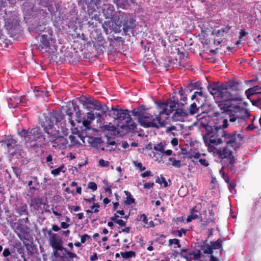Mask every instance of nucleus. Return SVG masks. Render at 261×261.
<instances>
[{"label":"nucleus","instance_id":"f257e3e1","mask_svg":"<svg viewBox=\"0 0 261 261\" xmlns=\"http://www.w3.org/2000/svg\"><path fill=\"white\" fill-rule=\"evenodd\" d=\"M213 97L222 113L229 115V121L238 124L244 122L250 116L243 107L242 99L239 96H232L226 89L215 90L213 88Z\"/></svg>","mask_w":261,"mask_h":261},{"label":"nucleus","instance_id":"f03ea898","mask_svg":"<svg viewBox=\"0 0 261 261\" xmlns=\"http://www.w3.org/2000/svg\"><path fill=\"white\" fill-rule=\"evenodd\" d=\"M172 98L173 100H171L170 101L164 104L165 107L163 108V110L155 118H153L149 113H145L144 109H142L141 107L138 108V109L133 110L132 114L134 116L138 117L139 123L140 125L144 127L159 128L164 127L165 125V122L161 121V115L162 114L169 115L175 110L176 106L179 108L184 105L183 102H179L177 98L175 99L174 97Z\"/></svg>","mask_w":261,"mask_h":261},{"label":"nucleus","instance_id":"7ed1b4c3","mask_svg":"<svg viewBox=\"0 0 261 261\" xmlns=\"http://www.w3.org/2000/svg\"><path fill=\"white\" fill-rule=\"evenodd\" d=\"M179 254L187 261H212V242L205 240L193 249L182 248Z\"/></svg>","mask_w":261,"mask_h":261},{"label":"nucleus","instance_id":"20e7f679","mask_svg":"<svg viewBox=\"0 0 261 261\" xmlns=\"http://www.w3.org/2000/svg\"><path fill=\"white\" fill-rule=\"evenodd\" d=\"M228 125V120L227 119H224L223 120L222 125L220 126L219 129L217 127H215V131L213 129V145H218L223 142L222 139L218 137L219 136L223 138L224 141L227 144H231L233 147H236V146L240 145L243 138L240 134L236 133L232 135L228 134L223 130L224 128H227Z\"/></svg>","mask_w":261,"mask_h":261},{"label":"nucleus","instance_id":"39448f33","mask_svg":"<svg viewBox=\"0 0 261 261\" xmlns=\"http://www.w3.org/2000/svg\"><path fill=\"white\" fill-rule=\"evenodd\" d=\"M19 135L23 138L26 143L31 144V145L34 146L38 144L40 145H47V140L45 136L43 134L40 127H36L31 129L25 130L22 129L19 133Z\"/></svg>","mask_w":261,"mask_h":261},{"label":"nucleus","instance_id":"423d86ee","mask_svg":"<svg viewBox=\"0 0 261 261\" xmlns=\"http://www.w3.org/2000/svg\"><path fill=\"white\" fill-rule=\"evenodd\" d=\"M44 34L40 36L39 44H35L32 47L34 49L39 50L41 53L49 52L51 49V43L55 41L52 38L53 31L50 27L44 28Z\"/></svg>","mask_w":261,"mask_h":261},{"label":"nucleus","instance_id":"0eeeda50","mask_svg":"<svg viewBox=\"0 0 261 261\" xmlns=\"http://www.w3.org/2000/svg\"><path fill=\"white\" fill-rule=\"evenodd\" d=\"M212 117L207 113H203L201 118V124L204 127L205 132H203L202 138L209 152L212 151V126L211 125Z\"/></svg>","mask_w":261,"mask_h":261},{"label":"nucleus","instance_id":"6e6552de","mask_svg":"<svg viewBox=\"0 0 261 261\" xmlns=\"http://www.w3.org/2000/svg\"><path fill=\"white\" fill-rule=\"evenodd\" d=\"M118 14L119 16L118 21L115 23L119 27H122L123 31L126 35L129 31L133 30L135 27V19L129 13L119 11Z\"/></svg>","mask_w":261,"mask_h":261},{"label":"nucleus","instance_id":"1a4fd4ad","mask_svg":"<svg viewBox=\"0 0 261 261\" xmlns=\"http://www.w3.org/2000/svg\"><path fill=\"white\" fill-rule=\"evenodd\" d=\"M213 155H218L222 159H226L228 163L227 166L229 168H232L235 163L236 158L233 155V152L228 147L223 148L217 149L213 146Z\"/></svg>","mask_w":261,"mask_h":261},{"label":"nucleus","instance_id":"9d476101","mask_svg":"<svg viewBox=\"0 0 261 261\" xmlns=\"http://www.w3.org/2000/svg\"><path fill=\"white\" fill-rule=\"evenodd\" d=\"M48 235L50 236L49 239V244L52 247L53 255L55 257L59 256L58 251L62 249L63 246V241L59 238L57 233H53L51 230L47 231Z\"/></svg>","mask_w":261,"mask_h":261},{"label":"nucleus","instance_id":"9b49d317","mask_svg":"<svg viewBox=\"0 0 261 261\" xmlns=\"http://www.w3.org/2000/svg\"><path fill=\"white\" fill-rule=\"evenodd\" d=\"M119 11L116 12L114 6L111 4H105L102 8V13L106 18L111 19L115 22L118 21L119 16Z\"/></svg>","mask_w":261,"mask_h":261},{"label":"nucleus","instance_id":"f8f14e48","mask_svg":"<svg viewBox=\"0 0 261 261\" xmlns=\"http://www.w3.org/2000/svg\"><path fill=\"white\" fill-rule=\"evenodd\" d=\"M43 127L44 132L47 135V144L51 143V141L55 139L59 135L60 132L59 130L56 129L54 126V123L51 122L50 120L47 124H42Z\"/></svg>","mask_w":261,"mask_h":261},{"label":"nucleus","instance_id":"ddd939ff","mask_svg":"<svg viewBox=\"0 0 261 261\" xmlns=\"http://www.w3.org/2000/svg\"><path fill=\"white\" fill-rule=\"evenodd\" d=\"M7 18L4 17L5 22V26L7 27V29L11 30L19 25V21L17 18V16L15 14L11 15L8 17L7 16Z\"/></svg>","mask_w":261,"mask_h":261},{"label":"nucleus","instance_id":"4468645a","mask_svg":"<svg viewBox=\"0 0 261 261\" xmlns=\"http://www.w3.org/2000/svg\"><path fill=\"white\" fill-rule=\"evenodd\" d=\"M188 116V112L186 110L179 107L175 109V111L173 114L172 118L175 121L183 122L185 120Z\"/></svg>","mask_w":261,"mask_h":261},{"label":"nucleus","instance_id":"2eb2a0df","mask_svg":"<svg viewBox=\"0 0 261 261\" xmlns=\"http://www.w3.org/2000/svg\"><path fill=\"white\" fill-rule=\"evenodd\" d=\"M201 43L203 45V57L207 58L206 54L209 55L212 53V44L209 38H201ZM208 59L210 60L211 58L207 57Z\"/></svg>","mask_w":261,"mask_h":261},{"label":"nucleus","instance_id":"dca6fc26","mask_svg":"<svg viewBox=\"0 0 261 261\" xmlns=\"http://www.w3.org/2000/svg\"><path fill=\"white\" fill-rule=\"evenodd\" d=\"M52 144L53 148H61L64 146H65L67 143L68 141L64 137L61 136L60 134L55 139L51 141L50 143Z\"/></svg>","mask_w":261,"mask_h":261},{"label":"nucleus","instance_id":"f3484780","mask_svg":"<svg viewBox=\"0 0 261 261\" xmlns=\"http://www.w3.org/2000/svg\"><path fill=\"white\" fill-rule=\"evenodd\" d=\"M2 146L6 148L10 152L17 147V142L12 137H10L2 141Z\"/></svg>","mask_w":261,"mask_h":261},{"label":"nucleus","instance_id":"a211bd4d","mask_svg":"<svg viewBox=\"0 0 261 261\" xmlns=\"http://www.w3.org/2000/svg\"><path fill=\"white\" fill-rule=\"evenodd\" d=\"M14 206L16 212L18 214L19 216H28L29 211L28 210V205L25 203L22 202L19 205L15 204Z\"/></svg>","mask_w":261,"mask_h":261},{"label":"nucleus","instance_id":"6ab92c4d","mask_svg":"<svg viewBox=\"0 0 261 261\" xmlns=\"http://www.w3.org/2000/svg\"><path fill=\"white\" fill-rule=\"evenodd\" d=\"M6 214V220L8 223L9 224L10 227L12 229H14L16 225L17 216L13 213L7 210L5 211Z\"/></svg>","mask_w":261,"mask_h":261},{"label":"nucleus","instance_id":"aec40b11","mask_svg":"<svg viewBox=\"0 0 261 261\" xmlns=\"http://www.w3.org/2000/svg\"><path fill=\"white\" fill-rule=\"evenodd\" d=\"M199 86L200 85L198 83H194L193 84L191 83L190 84H188L186 86V87L184 89H182V88H181L178 91V94L182 96H183L184 93H189L192 90H194V89H198Z\"/></svg>","mask_w":261,"mask_h":261},{"label":"nucleus","instance_id":"412c9836","mask_svg":"<svg viewBox=\"0 0 261 261\" xmlns=\"http://www.w3.org/2000/svg\"><path fill=\"white\" fill-rule=\"evenodd\" d=\"M125 119H126V120L129 119V121H131V117L129 114V111L127 110L119 109L117 120L122 121Z\"/></svg>","mask_w":261,"mask_h":261},{"label":"nucleus","instance_id":"4be33fe9","mask_svg":"<svg viewBox=\"0 0 261 261\" xmlns=\"http://www.w3.org/2000/svg\"><path fill=\"white\" fill-rule=\"evenodd\" d=\"M23 244L29 255H32L36 252V246L32 241L30 242L29 243L23 242Z\"/></svg>","mask_w":261,"mask_h":261},{"label":"nucleus","instance_id":"5701e85b","mask_svg":"<svg viewBox=\"0 0 261 261\" xmlns=\"http://www.w3.org/2000/svg\"><path fill=\"white\" fill-rule=\"evenodd\" d=\"M200 215V214L195 209V207H193L191 209L190 215L188 216L186 221L188 223L190 222L192 220L198 218Z\"/></svg>","mask_w":261,"mask_h":261},{"label":"nucleus","instance_id":"b1692460","mask_svg":"<svg viewBox=\"0 0 261 261\" xmlns=\"http://www.w3.org/2000/svg\"><path fill=\"white\" fill-rule=\"evenodd\" d=\"M76 115L77 116V119H76V121L80 123L81 122H82V124L84 126L86 127V128H89L90 125L91 124V121L90 120H89L88 119H86L84 118H81L79 116L81 115V112L80 111L76 112Z\"/></svg>","mask_w":261,"mask_h":261},{"label":"nucleus","instance_id":"393cba45","mask_svg":"<svg viewBox=\"0 0 261 261\" xmlns=\"http://www.w3.org/2000/svg\"><path fill=\"white\" fill-rule=\"evenodd\" d=\"M59 251L62 252L63 253L62 256H60L59 255V257H60L66 258V257L65 255V254H67L68 255L69 258L70 259H73V258L77 257V256L75 253L68 251L67 249L64 248L63 246L62 247V249L60 250Z\"/></svg>","mask_w":261,"mask_h":261},{"label":"nucleus","instance_id":"a878e982","mask_svg":"<svg viewBox=\"0 0 261 261\" xmlns=\"http://www.w3.org/2000/svg\"><path fill=\"white\" fill-rule=\"evenodd\" d=\"M257 93H261V87L256 86L246 91L247 97Z\"/></svg>","mask_w":261,"mask_h":261},{"label":"nucleus","instance_id":"bb28decb","mask_svg":"<svg viewBox=\"0 0 261 261\" xmlns=\"http://www.w3.org/2000/svg\"><path fill=\"white\" fill-rule=\"evenodd\" d=\"M229 28L226 27L225 28H221V29L216 30L215 29L213 30V35L215 34V38L217 37L219 38V37L223 36L224 34L226 33L228 31Z\"/></svg>","mask_w":261,"mask_h":261},{"label":"nucleus","instance_id":"cd10ccee","mask_svg":"<svg viewBox=\"0 0 261 261\" xmlns=\"http://www.w3.org/2000/svg\"><path fill=\"white\" fill-rule=\"evenodd\" d=\"M124 193L126 196V200L124 201V203L126 205H130L135 203V199L133 197L131 193L127 191H124Z\"/></svg>","mask_w":261,"mask_h":261},{"label":"nucleus","instance_id":"c85d7f7f","mask_svg":"<svg viewBox=\"0 0 261 261\" xmlns=\"http://www.w3.org/2000/svg\"><path fill=\"white\" fill-rule=\"evenodd\" d=\"M126 125H127L128 130L131 133H135L137 130V125L136 123L134 122L129 121V119L128 120H126L125 121Z\"/></svg>","mask_w":261,"mask_h":261},{"label":"nucleus","instance_id":"c756f323","mask_svg":"<svg viewBox=\"0 0 261 261\" xmlns=\"http://www.w3.org/2000/svg\"><path fill=\"white\" fill-rule=\"evenodd\" d=\"M212 32L211 31V28H204L201 27V35L202 36L201 38H207L209 35H212Z\"/></svg>","mask_w":261,"mask_h":261},{"label":"nucleus","instance_id":"7c9ffc66","mask_svg":"<svg viewBox=\"0 0 261 261\" xmlns=\"http://www.w3.org/2000/svg\"><path fill=\"white\" fill-rule=\"evenodd\" d=\"M64 116L61 112H57L54 114L52 116L53 120L55 121L56 124L61 122L64 119Z\"/></svg>","mask_w":261,"mask_h":261},{"label":"nucleus","instance_id":"2f4dec72","mask_svg":"<svg viewBox=\"0 0 261 261\" xmlns=\"http://www.w3.org/2000/svg\"><path fill=\"white\" fill-rule=\"evenodd\" d=\"M223 241L221 239H218L216 241L213 242V250L218 249L219 255H221L222 252V243Z\"/></svg>","mask_w":261,"mask_h":261},{"label":"nucleus","instance_id":"473e14b6","mask_svg":"<svg viewBox=\"0 0 261 261\" xmlns=\"http://www.w3.org/2000/svg\"><path fill=\"white\" fill-rule=\"evenodd\" d=\"M118 108H114L113 107L111 108V110H109L108 111V115L109 116L111 117L113 119L117 120L118 117Z\"/></svg>","mask_w":261,"mask_h":261},{"label":"nucleus","instance_id":"72a5a7b5","mask_svg":"<svg viewBox=\"0 0 261 261\" xmlns=\"http://www.w3.org/2000/svg\"><path fill=\"white\" fill-rule=\"evenodd\" d=\"M93 97H87L86 96H82L80 97V101L84 106L86 105H91L92 100H93Z\"/></svg>","mask_w":261,"mask_h":261},{"label":"nucleus","instance_id":"f704fd0d","mask_svg":"<svg viewBox=\"0 0 261 261\" xmlns=\"http://www.w3.org/2000/svg\"><path fill=\"white\" fill-rule=\"evenodd\" d=\"M121 255H122L123 258L127 259L132 257H135L136 253L134 251L121 252Z\"/></svg>","mask_w":261,"mask_h":261},{"label":"nucleus","instance_id":"c9c22d12","mask_svg":"<svg viewBox=\"0 0 261 261\" xmlns=\"http://www.w3.org/2000/svg\"><path fill=\"white\" fill-rule=\"evenodd\" d=\"M166 144L163 143L162 142H160L158 143L156 145H154L153 147V149L156 151H159L160 153H162L164 152V150L165 149Z\"/></svg>","mask_w":261,"mask_h":261},{"label":"nucleus","instance_id":"e433bc0d","mask_svg":"<svg viewBox=\"0 0 261 261\" xmlns=\"http://www.w3.org/2000/svg\"><path fill=\"white\" fill-rule=\"evenodd\" d=\"M64 168V165H62L59 167L54 169L51 171V174L54 175L55 176L59 175L60 172L65 173L66 172L65 170H63Z\"/></svg>","mask_w":261,"mask_h":261},{"label":"nucleus","instance_id":"4c0bfd02","mask_svg":"<svg viewBox=\"0 0 261 261\" xmlns=\"http://www.w3.org/2000/svg\"><path fill=\"white\" fill-rule=\"evenodd\" d=\"M79 137V136L77 137L74 136V135H70L69 136V140L70 141V146H74L77 144H80V142L78 140V138Z\"/></svg>","mask_w":261,"mask_h":261},{"label":"nucleus","instance_id":"58836bf2","mask_svg":"<svg viewBox=\"0 0 261 261\" xmlns=\"http://www.w3.org/2000/svg\"><path fill=\"white\" fill-rule=\"evenodd\" d=\"M198 108L195 102H193L190 106L189 113L191 115L195 114L198 111Z\"/></svg>","mask_w":261,"mask_h":261},{"label":"nucleus","instance_id":"ea45409f","mask_svg":"<svg viewBox=\"0 0 261 261\" xmlns=\"http://www.w3.org/2000/svg\"><path fill=\"white\" fill-rule=\"evenodd\" d=\"M169 161L171 162L172 166L177 168L180 167L181 163L179 160H176L174 158L171 157L169 158Z\"/></svg>","mask_w":261,"mask_h":261},{"label":"nucleus","instance_id":"a19ab883","mask_svg":"<svg viewBox=\"0 0 261 261\" xmlns=\"http://www.w3.org/2000/svg\"><path fill=\"white\" fill-rule=\"evenodd\" d=\"M35 92L36 93L35 95L36 96H41V97H47V91H40L38 89H35Z\"/></svg>","mask_w":261,"mask_h":261},{"label":"nucleus","instance_id":"79ce46f5","mask_svg":"<svg viewBox=\"0 0 261 261\" xmlns=\"http://www.w3.org/2000/svg\"><path fill=\"white\" fill-rule=\"evenodd\" d=\"M17 253L21 255V258H22L24 261L26 260V258L25 256L24 249L23 247L22 246L21 247L17 248L16 249Z\"/></svg>","mask_w":261,"mask_h":261},{"label":"nucleus","instance_id":"37998d69","mask_svg":"<svg viewBox=\"0 0 261 261\" xmlns=\"http://www.w3.org/2000/svg\"><path fill=\"white\" fill-rule=\"evenodd\" d=\"M188 231V229L180 228V230H178L176 231L175 235L179 238L182 236V234L186 235L187 232Z\"/></svg>","mask_w":261,"mask_h":261},{"label":"nucleus","instance_id":"c03bdc74","mask_svg":"<svg viewBox=\"0 0 261 261\" xmlns=\"http://www.w3.org/2000/svg\"><path fill=\"white\" fill-rule=\"evenodd\" d=\"M203 95V93L202 91L200 90V91H195L194 94L191 96V99L194 100L195 99L198 101V97H202Z\"/></svg>","mask_w":261,"mask_h":261},{"label":"nucleus","instance_id":"a18cd8bd","mask_svg":"<svg viewBox=\"0 0 261 261\" xmlns=\"http://www.w3.org/2000/svg\"><path fill=\"white\" fill-rule=\"evenodd\" d=\"M97 110L100 111L102 113V115H103V114H105L107 112H108L109 108H108V107L106 105H102L101 103V105H100L99 108H98Z\"/></svg>","mask_w":261,"mask_h":261},{"label":"nucleus","instance_id":"49530a36","mask_svg":"<svg viewBox=\"0 0 261 261\" xmlns=\"http://www.w3.org/2000/svg\"><path fill=\"white\" fill-rule=\"evenodd\" d=\"M90 240L91 241V238L90 236L87 234H84L81 236V243L82 244H84L86 242V240Z\"/></svg>","mask_w":261,"mask_h":261},{"label":"nucleus","instance_id":"de8ad7c7","mask_svg":"<svg viewBox=\"0 0 261 261\" xmlns=\"http://www.w3.org/2000/svg\"><path fill=\"white\" fill-rule=\"evenodd\" d=\"M91 105L93 106L94 107V109L97 110L98 108H99V107L101 105V103L99 101L93 98V100H92Z\"/></svg>","mask_w":261,"mask_h":261},{"label":"nucleus","instance_id":"09e8293b","mask_svg":"<svg viewBox=\"0 0 261 261\" xmlns=\"http://www.w3.org/2000/svg\"><path fill=\"white\" fill-rule=\"evenodd\" d=\"M169 243L170 244H174L176 245L178 248H180L181 247L179 241L177 239H170L169 240Z\"/></svg>","mask_w":261,"mask_h":261},{"label":"nucleus","instance_id":"8fccbe9b","mask_svg":"<svg viewBox=\"0 0 261 261\" xmlns=\"http://www.w3.org/2000/svg\"><path fill=\"white\" fill-rule=\"evenodd\" d=\"M88 188L93 191H95L97 189V186L95 182L91 181L88 183Z\"/></svg>","mask_w":261,"mask_h":261},{"label":"nucleus","instance_id":"3c124183","mask_svg":"<svg viewBox=\"0 0 261 261\" xmlns=\"http://www.w3.org/2000/svg\"><path fill=\"white\" fill-rule=\"evenodd\" d=\"M67 114L68 116V119L69 120V122L70 123L72 127L75 126V123L74 121L72 119V116L73 113L71 112H67Z\"/></svg>","mask_w":261,"mask_h":261},{"label":"nucleus","instance_id":"603ef678","mask_svg":"<svg viewBox=\"0 0 261 261\" xmlns=\"http://www.w3.org/2000/svg\"><path fill=\"white\" fill-rule=\"evenodd\" d=\"M10 100L12 102H15L16 104H19L21 99H19V97L17 96H12L10 97Z\"/></svg>","mask_w":261,"mask_h":261},{"label":"nucleus","instance_id":"864d4df0","mask_svg":"<svg viewBox=\"0 0 261 261\" xmlns=\"http://www.w3.org/2000/svg\"><path fill=\"white\" fill-rule=\"evenodd\" d=\"M99 165L101 167H108L109 165V162L107 161H105L103 159H100L99 161Z\"/></svg>","mask_w":261,"mask_h":261},{"label":"nucleus","instance_id":"5fc2aeb1","mask_svg":"<svg viewBox=\"0 0 261 261\" xmlns=\"http://www.w3.org/2000/svg\"><path fill=\"white\" fill-rule=\"evenodd\" d=\"M140 220L143 222V223L144 224V225H147L148 219L147 218L145 214H142L140 215Z\"/></svg>","mask_w":261,"mask_h":261},{"label":"nucleus","instance_id":"6e6d98bb","mask_svg":"<svg viewBox=\"0 0 261 261\" xmlns=\"http://www.w3.org/2000/svg\"><path fill=\"white\" fill-rule=\"evenodd\" d=\"M11 253H13V251H12L11 252L10 251L9 248H5L3 251V256L6 257H8V256L10 255Z\"/></svg>","mask_w":261,"mask_h":261},{"label":"nucleus","instance_id":"4d7b16f0","mask_svg":"<svg viewBox=\"0 0 261 261\" xmlns=\"http://www.w3.org/2000/svg\"><path fill=\"white\" fill-rule=\"evenodd\" d=\"M154 185V184L153 182H145L143 185V188L145 189H150L151 188H152Z\"/></svg>","mask_w":261,"mask_h":261},{"label":"nucleus","instance_id":"13d9d810","mask_svg":"<svg viewBox=\"0 0 261 261\" xmlns=\"http://www.w3.org/2000/svg\"><path fill=\"white\" fill-rule=\"evenodd\" d=\"M134 165L139 168L141 171H144L146 169L145 167L143 166L141 162H134Z\"/></svg>","mask_w":261,"mask_h":261},{"label":"nucleus","instance_id":"bf43d9fd","mask_svg":"<svg viewBox=\"0 0 261 261\" xmlns=\"http://www.w3.org/2000/svg\"><path fill=\"white\" fill-rule=\"evenodd\" d=\"M188 93H184L183 94V96H181L180 95V100L179 101V102H183L185 104L186 103V101L187 100V95Z\"/></svg>","mask_w":261,"mask_h":261},{"label":"nucleus","instance_id":"052dcab7","mask_svg":"<svg viewBox=\"0 0 261 261\" xmlns=\"http://www.w3.org/2000/svg\"><path fill=\"white\" fill-rule=\"evenodd\" d=\"M32 179H33V186L36 187V189H38V187L39 186V182L38 181V179L37 176L32 177Z\"/></svg>","mask_w":261,"mask_h":261},{"label":"nucleus","instance_id":"680f3d73","mask_svg":"<svg viewBox=\"0 0 261 261\" xmlns=\"http://www.w3.org/2000/svg\"><path fill=\"white\" fill-rule=\"evenodd\" d=\"M12 168L13 169V173L16 175V177H19L20 176V171L19 169L17 167H12Z\"/></svg>","mask_w":261,"mask_h":261},{"label":"nucleus","instance_id":"e2e57ef3","mask_svg":"<svg viewBox=\"0 0 261 261\" xmlns=\"http://www.w3.org/2000/svg\"><path fill=\"white\" fill-rule=\"evenodd\" d=\"M87 119L90 120L91 122L95 119L94 115L91 112H88L87 113Z\"/></svg>","mask_w":261,"mask_h":261},{"label":"nucleus","instance_id":"0e129e2a","mask_svg":"<svg viewBox=\"0 0 261 261\" xmlns=\"http://www.w3.org/2000/svg\"><path fill=\"white\" fill-rule=\"evenodd\" d=\"M115 223L121 227L124 226L126 225V222L122 219H118L117 221H115Z\"/></svg>","mask_w":261,"mask_h":261},{"label":"nucleus","instance_id":"69168bd1","mask_svg":"<svg viewBox=\"0 0 261 261\" xmlns=\"http://www.w3.org/2000/svg\"><path fill=\"white\" fill-rule=\"evenodd\" d=\"M12 246L13 247V248H16V249L22 246V244H21V243L19 241H15V242L14 243V244L13 245H12Z\"/></svg>","mask_w":261,"mask_h":261},{"label":"nucleus","instance_id":"338daca9","mask_svg":"<svg viewBox=\"0 0 261 261\" xmlns=\"http://www.w3.org/2000/svg\"><path fill=\"white\" fill-rule=\"evenodd\" d=\"M161 181L160 184H163L164 187H165V188L168 187V185L167 181L166 180L165 178L164 177H163L162 175H161Z\"/></svg>","mask_w":261,"mask_h":261},{"label":"nucleus","instance_id":"774afa93","mask_svg":"<svg viewBox=\"0 0 261 261\" xmlns=\"http://www.w3.org/2000/svg\"><path fill=\"white\" fill-rule=\"evenodd\" d=\"M199 162L201 165H203L205 167H207L208 166V163L206 162V161L205 159H200L199 160Z\"/></svg>","mask_w":261,"mask_h":261}]
</instances>
